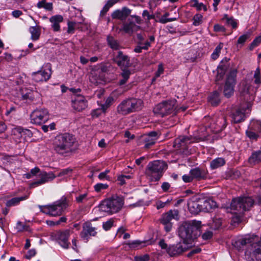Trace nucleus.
<instances>
[{
    "label": "nucleus",
    "mask_w": 261,
    "mask_h": 261,
    "mask_svg": "<svg viewBox=\"0 0 261 261\" xmlns=\"http://www.w3.org/2000/svg\"><path fill=\"white\" fill-rule=\"evenodd\" d=\"M123 204L122 198L113 196L103 201L100 205V208L101 211L109 214H113L118 212L122 207Z\"/></svg>",
    "instance_id": "7"
},
{
    "label": "nucleus",
    "mask_w": 261,
    "mask_h": 261,
    "mask_svg": "<svg viewBox=\"0 0 261 261\" xmlns=\"http://www.w3.org/2000/svg\"><path fill=\"white\" fill-rule=\"evenodd\" d=\"M214 31L216 32H225L226 29L223 25L216 24L214 26Z\"/></svg>",
    "instance_id": "59"
},
{
    "label": "nucleus",
    "mask_w": 261,
    "mask_h": 261,
    "mask_svg": "<svg viewBox=\"0 0 261 261\" xmlns=\"http://www.w3.org/2000/svg\"><path fill=\"white\" fill-rule=\"evenodd\" d=\"M178 18V16L175 17H171V18H167L164 17V16H162L161 18L160 19V22L162 23H166L168 22H171L175 20H176Z\"/></svg>",
    "instance_id": "56"
},
{
    "label": "nucleus",
    "mask_w": 261,
    "mask_h": 261,
    "mask_svg": "<svg viewBox=\"0 0 261 261\" xmlns=\"http://www.w3.org/2000/svg\"><path fill=\"white\" fill-rule=\"evenodd\" d=\"M114 62L121 67H128L130 66L129 58L123 54L122 51H119L114 58Z\"/></svg>",
    "instance_id": "22"
},
{
    "label": "nucleus",
    "mask_w": 261,
    "mask_h": 261,
    "mask_svg": "<svg viewBox=\"0 0 261 261\" xmlns=\"http://www.w3.org/2000/svg\"><path fill=\"white\" fill-rule=\"evenodd\" d=\"M114 222V221L113 219H110L107 221L103 222L102 224L103 228L106 231L109 230L113 225Z\"/></svg>",
    "instance_id": "50"
},
{
    "label": "nucleus",
    "mask_w": 261,
    "mask_h": 261,
    "mask_svg": "<svg viewBox=\"0 0 261 261\" xmlns=\"http://www.w3.org/2000/svg\"><path fill=\"white\" fill-rule=\"evenodd\" d=\"M261 43V35L256 37L252 42L250 46V49L251 50L258 46Z\"/></svg>",
    "instance_id": "53"
},
{
    "label": "nucleus",
    "mask_w": 261,
    "mask_h": 261,
    "mask_svg": "<svg viewBox=\"0 0 261 261\" xmlns=\"http://www.w3.org/2000/svg\"><path fill=\"white\" fill-rule=\"evenodd\" d=\"M249 128L258 133L261 132V122L259 120H252L249 126Z\"/></svg>",
    "instance_id": "37"
},
{
    "label": "nucleus",
    "mask_w": 261,
    "mask_h": 261,
    "mask_svg": "<svg viewBox=\"0 0 261 261\" xmlns=\"http://www.w3.org/2000/svg\"><path fill=\"white\" fill-rule=\"evenodd\" d=\"M37 6L38 8H43L48 11H50L53 9V4L51 3H46L45 0L39 2Z\"/></svg>",
    "instance_id": "38"
},
{
    "label": "nucleus",
    "mask_w": 261,
    "mask_h": 261,
    "mask_svg": "<svg viewBox=\"0 0 261 261\" xmlns=\"http://www.w3.org/2000/svg\"><path fill=\"white\" fill-rule=\"evenodd\" d=\"M248 162L251 165H254L261 162V151L258 150L252 153L248 159Z\"/></svg>",
    "instance_id": "31"
},
{
    "label": "nucleus",
    "mask_w": 261,
    "mask_h": 261,
    "mask_svg": "<svg viewBox=\"0 0 261 261\" xmlns=\"http://www.w3.org/2000/svg\"><path fill=\"white\" fill-rule=\"evenodd\" d=\"M167 167V164L163 161H154L147 165L145 174L151 181H158L163 176Z\"/></svg>",
    "instance_id": "5"
},
{
    "label": "nucleus",
    "mask_w": 261,
    "mask_h": 261,
    "mask_svg": "<svg viewBox=\"0 0 261 261\" xmlns=\"http://www.w3.org/2000/svg\"><path fill=\"white\" fill-rule=\"evenodd\" d=\"M253 77L254 78V83L255 84H256L257 85H259L261 83L260 72V70H259V68H257L255 70Z\"/></svg>",
    "instance_id": "49"
},
{
    "label": "nucleus",
    "mask_w": 261,
    "mask_h": 261,
    "mask_svg": "<svg viewBox=\"0 0 261 261\" xmlns=\"http://www.w3.org/2000/svg\"><path fill=\"white\" fill-rule=\"evenodd\" d=\"M97 233L96 228L90 223H85L83 226V230L81 232L80 236L84 240L88 241L91 236H95Z\"/></svg>",
    "instance_id": "20"
},
{
    "label": "nucleus",
    "mask_w": 261,
    "mask_h": 261,
    "mask_svg": "<svg viewBox=\"0 0 261 261\" xmlns=\"http://www.w3.org/2000/svg\"><path fill=\"white\" fill-rule=\"evenodd\" d=\"M237 69H233L227 74L224 88V95L225 97H230L234 92V87L236 84Z\"/></svg>",
    "instance_id": "13"
},
{
    "label": "nucleus",
    "mask_w": 261,
    "mask_h": 261,
    "mask_svg": "<svg viewBox=\"0 0 261 261\" xmlns=\"http://www.w3.org/2000/svg\"><path fill=\"white\" fill-rule=\"evenodd\" d=\"M231 117L232 121L234 123H240L245 119V110L238 108L232 112Z\"/></svg>",
    "instance_id": "29"
},
{
    "label": "nucleus",
    "mask_w": 261,
    "mask_h": 261,
    "mask_svg": "<svg viewBox=\"0 0 261 261\" xmlns=\"http://www.w3.org/2000/svg\"><path fill=\"white\" fill-rule=\"evenodd\" d=\"M222 20H226V23L228 25H231L233 29L237 27V23L232 17H229L227 14H225L222 18Z\"/></svg>",
    "instance_id": "39"
},
{
    "label": "nucleus",
    "mask_w": 261,
    "mask_h": 261,
    "mask_svg": "<svg viewBox=\"0 0 261 261\" xmlns=\"http://www.w3.org/2000/svg\"><path fill=\"white\" fill-rule=\"evenodd\" d=\"M70 234V230L66 229L57 231L56 233V237L60 245L64 248L67 249L69 247L70 243L68 242V238Z\"/></svg>",
    "instance_id": "19"
},
{
    "label": "nucleus",
    "mask_w": 261,
    "mask_h": 261,
    "mask_svg": "<svg viewBox=\"0 0 261 261\" xmlns=\"http://www.w3.org/2000/svg\"><path fill=\"white\" fill-rule=\"evenodd\" d=\"M76 23L73 21H68L67 25H68V30H67V33L69 34H73L74 31L75 29V26Z\"/></svg>",
    "instance_id": "57"
},
{
    "label": "nucleus",
    "mask_w": 261,
    "mask_h": 261,
    "mask_svg": "<svg viewBox=\"0 0 261 261\" xmlns=\"http://www.w3.org/2000/svg\"><path fill=\"white\" fill-rule=\"evenodd\" d=\"M201 211L209 212L216 207V203L211 199L200 198Z\"/></svg>",
    "instance_id": "26"
},
{
    "label": "nucleus",
    "mask_w": 261,
    "mask_h": 261,
    "mask_svg": "<svg viewBox=\"0 0 261 261\" xmlns=\"http://www.w3.org/2000/svg\"><path fill=\"white\" fill-rule=\"evenodd\" d=\"M201 226L200 221L193 220L184 221L178 227V234L182 242L189 245L197 238L198 230Z\"/></svg>",
    "instance_id": "1"
},
{
    "label": "nucleus",
    "mask_w": 261,
    "mask_h": 261,
    "mask_svg": "<svg viewBox=\"0 0 261 261\" xmlns=\"http://www.w3.org/2000/svg\"><path fill=\"white\" fill-rule=\"evenodd\" d=\"M210 127L215 133H218L222 131L226 126V120L222 116L218 117L216 119L214 118L212 120Z\"/></svg>",
    "instance_id": "21"
},
{
    "label": "nucleus",
    "mask_w": 261,
    "mask_h": 261,
    "mask_svg": "<svg viewBox=\"0 0 261 261\" xmlns=\"http://www.w3.org/2000/svg\"><path fill=\"white\" fill-rule=\"evenodd\" d=\"M179 213L176 210H170L167 213L162 215L160 222L162 224L171 223L172 219L178 220L179 219Z\"/></svg>",
    "instance_id": "25"
},
{
    "label": "nucleus",
    "mask_w": 261,
    "mask_h": 261,
    "mask_svg": "<svg viewBox=\"0 0 261 261\" xmlns=\"http://www.w3.org/2000/svg\"><path fill=\"white\" fill-rule=\"evenodd\" d=\"M223 44L222 43H220L219 45L215 48L213 53L211 55V58L214 60H216L219 56L221 50L223 47Z\"/></svg>",
    "instance_id": "42"
},
{
    "label": "nucleus",
    "mask_w": 261,
    "mask_h": 261,
    "mask_svg": "<svg viewBox=\"0 0 261 261\" xmlns=\"http://www.w3.org/2000/svg\"><path fill=\"white\" fill-rule=\"evenodd\" d=\"M242 246L247 245L245 252L248 261H258L261 258V240L257 241L256 236L240 240Z\"/></svg>",
    "instance_id": "3"
},
{
    "label": "nucleus",
    "mask_w": 261,
    "mask_h": 261,
    "mask_svg": "<svg viewBox=\"0 0 261 261\" xmlns=\"http://www.w3.org/2000/svg\"><path fill=\"white\" fill-rule=\"evenodd\" d=\"M176 103V101L175 99L163 101L154 107L153 112L155 114L162 117L172 113L175 114Z\"/></svg>",
    "instance_id": "10"
},
{
    "label": "nucleus",
    "mask_w": 261,
    "mask_h": 261,
    "mask_svg": "<svg viewBox=\"0 0 261 261\" xmlns=\"http://www.w3.org/2000/svg\"><path fill=\"white\" fill-rule=\"evenodd\" d=\"M254 200L250 197H238L232 199L230 208L240 213L249 211L254 204Z\"/></svg>",
    "instance_id": "9"
},
{
    "label": "nucleus",
    "mask_w": 261,
    "mask_h": 261,
    "mask_svg": "<svg viewBox=\"0 0 261 261\" xmlns=\"http://www.w3.org/2000/svg\"><path fill=\"white\" fill-rule=\"evenodd\" d=\"M240 94L241 96L243 97L244 100H248V97H250L249 93V87L247 85L244 86L243 88H241L240 90Z\"/></svg>",
    "instance_id": "43"
},
{
    "label": "nucleus",
    "mask_w": 261,
    "mask_h": 261,
    "mask_svg": "<svg viewBox=\"0 0 261 261\" xmlns=\"http://www.w3.org/2000/svg\"><path fill=\"white\" fill-rule=\"evenodd\" d=\"M143 101L140 99L134 98L123 100L117 107V112L121 115H127L141 110Z\"/></svg>",
    "instance_id": "4"
},
{
    "label": "nucleus",
    "mask_w": 261,
    "mask_h": 261,
    "mask_svg": "<svg viewBox=\"0 0 261 261\" xmlns=\"http://www.w3.org/2000/svg\"><path fill=\"white\" fill-rule=\"evenodd\" d=\"M36 254V251L35 249H32L29 250L27 254L25 255L24 257L27 259H30L31 257L34 256Z\"/></svg>",
    "instance_id": "62"
},
{
    "label": "nucleus",
    "mask_w": 261,
    "mask_h": 261,
    "mask_svg": "<svg viewBox=\"0 0 261 261\" xmlns=\"http://www.w3.org/2000/svg\"><path fill=\"white\" fill-rule=\"evenodd\" d=\"M29 193L20 197H14L8 201L6 205L8 207H11L18 204L20 201L27 199L29 196Z\"/></svg>",
    "instance_id": "32"
},
{
    "label": "nucleus",
    "mask_w": 261,
    "mask_h": 261,
    "mask_svg": "<svg viewBox=\"0 0 261 261\" xmlns=\"http://www.w3.org/2000/svg\"><path fill=\"white\" fill-rule=\"evenodd\" d=\"M207 172L204 169L196 167L190 171V174L192 175L193 179L197 180L204 179L206 178Z\"/></svg>",
    "instance_id": "27"
},
{
    "label": "nucleus",
    "mask_w": 261,
    "mask_h": 261,
    "mask_svg": "<svg viewBox=\"0 0 261 261\" xmlns=\"http://www.w3.org/2000/svg\"><path fill=\"white\" fill-rule=\"evenodd\" d=\"M68 205L66 197L63 196L60 200L51 204L39 206L41 212L49 216L56 217L61 215Z\"/></svg>",
    "instance_id": "6"
},
{
    "label": "nucleus",
    "mask_w": 261,
    "mask_h": 261,
    "mask_svg": "<svg viewBox=\"0 0 261 261\" xmlns=\"http://www.w3.org/2000/svg\"><path fill=\"white\" fill-rule=\"evenodd\" d=\"M249 34H244L243 35H241L238 40V43L239 44H243L244 43L246 40L249 38Z\"/></svg>",
    "instance_id": "63"
},
{
    "label": "nucleus",
    "mask_w": 261,
    "mask_h": 261,
    "mask_svg": "<svg viewBox=\"0 0 261 261\" xmlns=\"http://www.w3.org/2000/svg\"><path fill=\"white\" fill-rule=\"evenodd\" d=\"M38 173H39L38 176L40 179L32 182L30 185V188L37 187L49 181H51L56 178V175L53 173V172H40V169L38 167H35L31 169L30 171V173L32 175H36Z\"/></svg>",
    "instance_id": "11"
},
{
    "label": "nucleus",
    "mask_w": 261,
    "mask_h": 261,
    "mask_svg": "<svg viewBox=\"0 0 261 261\" xmlns=\"http://www.w3.org/2000/svg\"><path fill=\"white\" fill-rule=\"evenodd\" d=\"M188 210L190 212L194 215L198 214L201 211L200 198L193 197L188 202Z\"/></svg>",
    "instance_id": "23"
},
{
    "label": "nucleus",
    "mask_w": 261,
    "mask_h": 261,
    "mask_svg": "<svg viewBox=\"0 0 261 261\" xmlns=\"http://www.w3.org/2000/svg\"><path fill=\"white\" fill-rule=\"evenodd\" d=\"M130 13L131 10L126 7H123L121 10L115 11L112 14V17L113 19L124 20L130 14Z\"/></svg>",
    "instance_id": "28"
},
{
    "label": "nucleus",
    "mask_w": 261,
    "mask_h": 261,
    "mask_svg": "<svg viewBox=\"0 0 261 261\" xmlns=\"http://www.w3.org/2000/svg\"><path fill=\"white\" fill-rule=\"evenodd\" d=\"M106 112V110H104L103 109V107L102 106H101L100 108L93 110L91 112V115L93 117H98L102 113H105Z\"/></svg>",
    "instance_id": "48"
},
{
    "label": "nucleus",
    "mask_w": 261,
    "mask_h": 261,
    "mask_svg": "<svg viewBox=\"0 0 261 261\" xmlns=\"http://www.w3.org/2000/svg\"><path fill=\"white\" fill-rule=\"evenodd\" d=\"M16 228L18 232L28 231L29 229V227L28 225L22 223L20 221L17 222Z\"/></svg>",
    "instance_id": "47"
},
{
    "label": "nucleus",
    "mask_w": 261,
    "mask_h": 261,
    "mask_svg": "<svg viewBox=\"0 0 261 261\" xmlns=\"http://www.w3.org/2000/svg\"><path fill=\"white\" fill-rule=\"evenodd\" d=\"M114 98L113 97L110 96L108 97L105 103L101 105L103 107V109L107 111V109L112 104Z\"/></svg>",
    "instance_id": "51"
},
{
    "label": "nucleus",
    "mask_w": 261,
    "mask_h": 261,
    "mask_svg": "<svg viewBox=\"0 0 261 261\" xmlns=\"http://www.w3.org/2000/svg\"><path fill=\"white\" fill-rule=\"evenodd\" d=\"M157 132L152 131L142 137V140L144 143V148L148 149L154 145L158 138Z\"/></svg>",
    "instance_id": "24"
},
{
    "label": "nucleus",
    "mask_w": 261,
    "mask_h": 261,
    "mask_svg": "<svg viewBox=\"0 0 261 261\" xmlns=\"http://www.w3.org/2000/svg\"><path fill=\"white\" fill-rule=\"evenodd\" d=\"M213 236V233L212 231L207 230L204 232L202 234V238L204 240H207L211 239Z\"/></svg>",
    "instance_id": "58"
},
{
    "label": "nucleus",
    "mask_w": 261,
    "mask_h": 261,
    "mask_svg": "<svg viewBox=\"0 0 261 261\" xmlns=\"http://www.w3.org/2000/svg\"><path fill=\"white\" fill-rule=\"evenodd\" d=\"M150 46V42H148V41H146L143 46L138 44L134 49V51L136 53H142V49L147 50Z\"/></svg>",
    "instance_id": "40"
},
{
    "label": "nucleus",
    "mask_w": 261,
    "mask_h": 261,
    "mask_svg": "<svg viewBox=\"0 0 261 261\" xmlns=\"http://www.w3.org/2000/svg\"><path fill=\"white\" fill-rule=\"evenodd\" d=\"M182 180L185 182H190L193 181L194 179L192 175H184L182 177Z\"/></svg>",
    "instance_id": "64"
},
{
    "label": "nucleus",
    "mask_w": 261,
    "mask_h": 261,
    "mask_svg": "<svg viewBox=\"0 0 261 261\" xmlns=\"http://www.w3.org/2000/svg\"><path fill=\"white\" fill-rule=\"evenodd\" d=\"M108 187V185L107 184L101 183L97 184L94 186V190L97 192L101 191L102 190L106 189Z\"/></svg>",
    "instance_id": "54"
},
{
    "label": "nucleus",
    "mask_w": 261,
    "mask_h": 261,
    "mask_svg": "<svg viewBox=\"0 0 261 261\" xmlns=\"http://www.w3.org/2000/svg\"><path fill=\"white\" fill-rule=\"evenodd\" d=\"M75 138L69 133L57 135L53 141V148L58 154L66 155L71 152Z\"/></svg>",
    "instance_id": "2"
},
{
    "label": "nucleus",
    "mask_w": 261,
    "mask_h": 261,
    "mask_svg": "<svg viewBox=\"0 0 261 261\" xmlns=\"http://www.w3.org/2000/svg\"><path fill=\"white\" fill-rule=\"evenodd\" d=\"M225 164V160L222 158H218L212 160L210 163L212 169H215L223 166Z\"/></svg>",
    "instance_id": "34"
},
{
    "label": "nucleus",
    "mask_w": 261,
    "mask_h": 261,
    "mask_svg": "<svg viewBox=\"0 0 261 261\" xmlns=\"http://www.w3.org/2000/svg\"><path fill=\"white\" fill-rule=\"evenodd\" d=\"M87 200H88L87 193H84L83 194H81L76 197V201L78 203L83 202V201H87Z\"/></svg>",
    "instance_id": "60"
},
{
    "label": "nucleus",
    "mask_w": 261,
    "mask_h": 261,
    "mask_svg": "<svg viewBox=\"0 0 261 261\" xmlns=\"http://www.w3.org/2000/svg\"><path fill=\"white\" fill-rule=\"evenodd\" d=\"M130 74L131 71L129 69H128L127 68L123 69L121 74L122 77V79L119 81V84L120 85H123L125 84L127 81L128 79L129 78Z\"/></svg>",
    "instance_id": "35"
},
{
    "label": "nucleus",
    "mask_w": 261,
    "mask_h": 261,
    "mask_svg": "<svg viewBox=\"0 0 261 261\" xmlns=\"http://www.w3.org/2000/svg\"><path fill=\"white\" fill-rule=\"evenodd\" d=\"M72 171V169L70 168L63 169L58 173L56 176L61 177L65 175H69L71 174Z\"/></svg>",
    "instance_id": "52"
},
{
    "label": "nucleus",
    "mask_w": 261,
    "mask_h": 261,
    "mask_svg": "<svg viewBox=\"0 0 261 261\" xmlns=\"http://www.w3.org/2000/svg\"><path fill=\"white\" fill-rule=\"evenodd\" d=\"M229 61V59L225 58L220 63L217 68V81L221 80L226 71H229V73L231 70L236 69L235 67H232L233 63L230 62Z\"/></svg>",
    "instance_id": "15"
},
{
    "label": "nucleus",
    "mask_w": 261,
    "mask_h": 261,
    "mask_svg": "<svg viewBox=\"0 0 261 261\" xmlns=\"http://www.w3.org/2000/svg\"><path fill=\"white\" fill-rule=\"evenodd\" d=\"M30 32L33 40H37L39 39L40 34V31L36 27H31L30 28Z\"/></svg>",
    "instance_id": "41"
},
{
    "label": "nucleus",
    "mask_w": 261,
    "mask_h": 261,
    "mask_svg": "<svg viewBox=\"0 0 261 261\" xmlns=\"http://www.w3.org/2000/svg\"><path fill=\"white\" fill-rule=\"evenodd\" d=\"M71 106L75 111L81 112L87 107L88 101L83 95H75L72 97Z\"/></svg>",
    "instance_id": "18"
},
{
    "label": "nucleus",
    "mask_w": 261,
    "mask_h": 261,
    "mask_svg": "<svg viewBox=\"0 0 261 261\" xmlns=\"http://www.w3.org/2000/svg\"><path fill=\"white\" fill-rule=\"evenodd\" d=\"M159 244L160 247L162 249L165 250L167 253L171 257L178 256L187 251L190 247V245L184 242L168 245L164 240H161Z\"/></svg>",
    "instance_id": "8"
},
{
    "label": "nucleus",
    "mask_w": 261,
    "mask_h": 261,
    "mask_svg": "<svg viewBox=\"0 0 261 261\" xmlns=\"http://www.w3.org/2000/svg\"><path fill=\"white\" fill-rule=\"evenodd\" d=\"M46 67L47 70L43 69V67H42L40 70L32 73V77L34 81L36 82H46L50 79L51 74V65L50 64H47Z\"/></svg>",
    "instance_id": "16"
},
{
    "label": "nucleus",
    "mask_w": 261,
    "mask_h": 261,
    "mask_svg": "<svg viewBox=\"0 0 261 261\" xmlns=\"http://www.w3.org/2000/svg\"><path fill=\"white\" fill-rule=\"evenodd\" d=\"M192 142L191 138L187 136H180L175 140L174 147L178 149L181 153L187 155L189 152L188 146Z\"/></svg>",
    "instance_id": "17"
},
{
    "label": "nucleus",
    "mask_w": 261,
    "mask_h": 261,
    "mask_svg": "<svg viewBox=\"0 0 261 261\" xmlns=\"http://www.w3.org/2000/svg\"><path fill=\"white\" fill-rule=\"evenodd\" d=\"M63 20V17L61 15H56L51 16L49 18V21L51 23V28L55 32H58L60 30V23Z\"/></svg>",
    "instance_id": "30"
},
{
    "label": "nucleus",
    "mask_w": 261,
    "mask_h": 261,
    "mask_svg": "<svg viewBox=\"0 0 261 261\" xmlns=\"http://www.w3.org/2000/svg\"><path fill=\"white\" fill-rule=\"evenodd\" d=\"M14 130L19 134L24 133L27 135H28L29 136H32V133L28 129H24L21 127H18L16 128H15Z\"/></svg>",
    "instance_id": "55"
},
{
    "label": "nucleus",
    "mask_w": 261,
    "mask_h": 261,
    "mask_svg": "<svg viewBox=\"0 0 261 261\" xmlns=\"http://www.w3.org/2000/svg\"><path fill=\"white\" fill-rule=\"evenodd\" d=\"M201 251V248L196 247L195 248L192 249L187 254V256L188 257H191L193 256L195 254L199 253Z\"/></svg>",
    "instance_id": "61"
},
{
    "label": "nucleus",
    "mask_w": 261,
    "mask_h": 261,
    "mask_svg": "<svg viewBox=\"0 0 261 261\" xmlns=\"http://www.w3.org/2000/svg\"><path fill=\"white\" fill-rule=\"evenodd\" d=\"M203 16L200 14H195L193 18V25L198 26L202 22Z\"/></svg>",
    "instance_id": "45"
},
{
    "label": "nucleus",
    "mask_w": 261,
    "mask_h": 261,
    "mask_svg": "<svg viewBox=\"0 0 261 261\" xmlns=\"http://www.w3.org/2000/svg\"><path fill=\"white\" fill-rule=\"evenodd\" d=\"M141 23V19L139 16L132 15L126 22L123 23L122 28L120 30L123 31L126 34L132 35L134 32H136L140 29V27L136 23L140 24Z\"/></svg>",
    "instance_id": "14"
},
{
    "label": "nucleus",
    "mask_w": 261,
    "mask_h": 261,
    "mask_svg": "<svg viewBox=\"0 0 261 261\" xmlns=\"http://www.w3.org/2000/svg\"><path fill=\"white\" fill-rule=\"evenodd\" d=\"M49 118V112L45 108L36 109L32 112L30 115L31 122L37 125L45 123Z\"/></svg>",
    "instance_id": "12"
},
{
    "label": "nucleus",
    "mask_w": 261,
    "mask_h": 261,
    "mask_svg": "<svg viewBox=\"0 0 261 261\" xmlns=\"http://www.w3.org/2000/svg\"><path fill=\"white\" fill-rule=\"evenodd\" d=\"M222 221L221 218L219 217L214 218L211 224V227L214 229H219L222 225Z\"/></svg>",
    "instance_id": "44"
},
{
    "label": "nucleus",
    "mask_w": 261,
    "mask_h": 261,
    "mask_svg": "<svg viewBox=\"0 0 261 261\" xmlns=\"http://www.w3.org/2000/svg\"><path fill=\"white\" fill-rule=\"evenodd\" d=\"M107 41L110 47L114 50H118L120 48V45L117 40H115L112 36H108Z\"/></svg>",
    "instance_id": "36"
},
{
    "label": "nucleus",
    "mask_w": 261,
    "mask_h": 261,
    "mask_svg": "<svg viewBox=\"0 0 261 261\" xmlns=\"http://www.w3.org/2000/svg\"><path fill=\"white\" fill-rule=\"evenodd\" d=\"M208 101L213 106H217L220 102L219 93L216 91L213 92L209 96Z\"/></svg>",
    "instance_id": "33"
},
{
    "label": "nucleus",
    "mask_w": 261,
    "mask_h": 261,
    "mask_svg": "<svg viewBox=\"0 0 261 261\" xmlns=\"http://www.w3.org/2000/svg\"><path fill=\"white\" fill-rule=\"evenodd\" d=\"M246 134L248 138L252 140H256L258 137V133L256 132L250 128L246 131Z\"/></svg>",
    "instance_id": "46"
}]
</instances>
